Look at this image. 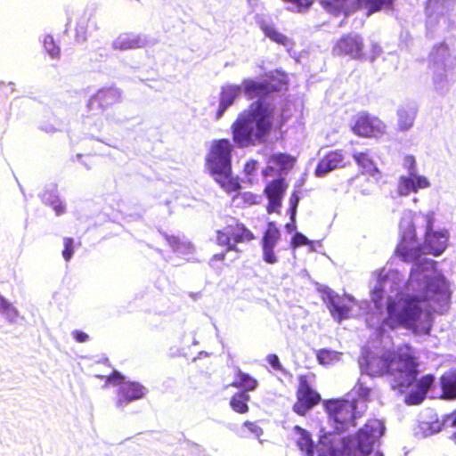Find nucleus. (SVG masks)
Here are the masks:
<instances>
[{"instance_id":"nucleus-1","label":"nucleus","mask_w":456,"mask_h":456,"mask_svg":"<svg viewBox=\"0 0 456 456\" xmlns=\"http://www.w3.org/2000/svg\"><path fill=\"white\" fill-rule=\"evenodd\" d=\"M362 366L368 375L379 377L387 375L391 378V387L401 393L405 392L415 382V387L404 399L408 405H417L423 402L435 381L432 374L417 377L419 373V361L413 348L401 345L395 349H387L380 354L368 353L363 356Z\"/></svg>"},{"instance_id":"nucleus-2","label":"nucleus","mask_w":456,"mask_h":456,"mask_svg":"<svg viewBox=\"0 0 456 456\" xmlns=\"http://www.w3.org/2000/svg\"><path fill=\"white\" fill-rule=\"evenodd\" d=\"M273 109L257 100L240 112L231 126L232 141L247 148L267 141L273 128Z\"/></svg>"},{"instance_id":"nucleus-3","label":"nucleus","mask_w":456,"mask_h":456,"mask_svg":"<svg viewBox=\"0 0 456 456\" xmlns=\"http://www.w3.org/2000/svg\"><path fill=\"white\" fill-rule=\"evenodd\" d=\"M323 408L327 414L328 423L333 434L340 435L355 428L359 419L367 411L365 403L360 400H350L344 397L325 400Z\"/></svg>"},{"instance_id":"nucleus-4","label":"nucleus","mask_w":456,"mask_h":456,"mask_svg":"<svg viewBox=\"0 0 456 456\" xmlns=\"http://www.w3.org/2000/svg\"><path fill=\"white\" fill-rule=\"evenodd\" d=\"M232 150L228 139H219L213 142L206 157V166L210 175L228 193L240 188L238 179L232 175Z\"/></svg>"},{"instance_id":"nucleus-5","label":"nucleus","mask_w":456,"mask_h":456,"mask_svg":"<svg viewBox=\"0 0 456 456\" xmlns=\"http://www.w3.org/2000/svg\"><path fill=\"white\" fill-rule=\"evenodd\" d=\"M421 301L422 299L416 296L403 299L388 297L386 305L387 315L381 322V327H387L391 330L399 327L415 330L422 314V309L419 306Z\"/></svg>"},{"instance_id":"nucleus-6","label":"nucleus","mask_w":456,"mask_h":456,"mask_svg":"<svg viewBox=\"0 0 456 456\" xmlns=\"http://www.w3.org/2000/svg\"><path fill=\"white\" fill-rule=\"evenodd\" d=\"M365 45L363 37L357 33H346L342 35L332 46V54L337 57H346L355 61H374L382 53L381 46L377 44H371V53H365Z\"/></svg>"},{"instance_id":"nucleus-7","label":"nucleus","mask_w":456,"mask_h":456,"mask_svg":"<svg viewBox=\"0 0 456 456\" xmlns=\"http://www.w3.org/2000/svg\"><path fill=\"white\" fill-rule=\"evenodd\" d=\"M401 236L395 249V256L404 263L417 262L425 254L423 246L418 242L416 227L410 218L400 222Z\"/></svg>"},{"instance_id":"nucleus-8","label":"nucleus","mask_w":456,"mask_h":456,"mask_svg":"<svg viewBox=\"0 0 456 456\" xmlns=\"http://www.w3.org/2000/svg\"><path fill=\"white\" fill-rule=\"evenodd\" d=\"M314 373L300 374L297 376L296 401L292 405L293 411L298 416H305L307 412L322 401L320 393L314 388Z\"/></svg>"},{"instance_id":"nucleus-9","label":"nucleus","mask_w":456,"mask_h":456,"mask_svg":"<svg viewBox=\"0 0 456 456\" xmlns=\"http://www.w3.org/2000/svg\"><path fill=\"white\" fill-rule=\"evenodd\" d=\"M254 233L241 222L234 221L216 231V243L226 252L237 250V245L255 240Z\"/></svg>"},{"instance_id":"nucleus-10","label":"nucleus","mask_w":456,"mask_h":456,"mask_svg":"<svg viewBox=\"0 0 456 456\" xmlns=\"http://www.w3.org/2000/svg\"><path fill=\"white\" fill-rule=\"evenodd\" d=\"M387 126L378 117L362 111L356 115L352 131L354 134L364 138H379L386 134Z\"/></svg>"},{"instance_id":"nucleus-11","label":"nucleus","mask_w":456,"mask_h":456,"mask_svg":"<svg viewBox=\"0 0 456 456\" xmlns=\"http://www.w3.org/2000/svg\"><path fill=\"white\" fill-rule=\"evenodd\" d=\"M122 102V92L114 87L108 86L99 89L93 94L87 102V108L92 114H101Z\"/></svg>"},{"instance_id":"nucleus-12","label":"nucleus","mask_w":456,"mask_h":456,"mask_svg":"<svg viewBox=\"0 0 456 456\" xmlns=\"http://www.w3.org/2000/svg\"><path fill=\"white\" fill-rule=\"evenodd\" d=\"M384 429L382 421L369 419L356 433L357 449L364 455L369 454L374 441L384 434Z\"/></svg>"},{"instance_id":"nucleus-13","label":"nucleus","mask_w":456,"mask_h":456,"mask_svg":"<svg viewBox=\"0 0 456 456\" xmlns=\"http://www.w3.org/2000/svg\"><path fill=\"white\" fill-rule=\"evenodd\" d=\"M281 238V232L273 222H269L263 233L261 246L263 251V259L265 263L273 265L278 262L274 248Z\"/></svg>"},{"instance_id":"nucleus-14","label":"nucleus","mask_w":456,"mask_h":456,"mask_svg":"<svg viewBox=\"0 0 456 456\" xmlns=\"http://www.w3.org/2000/svg\"><path fill=\"white\" fill-rule=\"evenodd\" d=\"M449 238L450 233L446 229L424 233L422 246L425 254L435 256L442 255L448 246Z\"/></svg>"},{"instance_id":"nucleus-15","label":"nucleus","mask_w":456,"mask_h":456,"mask_svg":"<svg viewBox=\"0 0 456 456\" xmlns=\"http://www.w3.org/2000/svg\"><path fill=\"white\" fill-rule=\"evenodd\" d=\"M345 159L346 156L342 150L329 151L319 160L314 169L315 176L322 177L337 168L345 167L346 166Z\"/></svg>"},{"instance_id":"nucleus-16","label":"nucleus","mask_w":456,"mask_h":456,"mask_svg":"<svg viewBox=\"0 0 456 456\" xmlns=\"http://www.w3.org/2000/svg\"><path fill=\"white\" fill-rule=\"evenodd\" d=\"M241 89L248 99L264 98L278 91V87L269 80L256 81L245 78L241 83Z\"/></svg>"},{"instance_id":"nucleus-17","label":"nucleus","mask_w":456,"mask_h":456,"mask_svg":"<svg viewBox=\"0 0 456 456\" xmlns=\"http://www.w3.org/2000/svg\"><path fill=\"white\" fill-rule=\"evenodd\" d=\"M146 388L139 382L126 381L119 386L116 404L122 407L132 401L142 399L145 395Z\"/></svg>"},{"instance_id":"nucleus-18","label":"nucleus","mask_w":456,"mask_h":456,"mask_svg":"<svg viewBox=\"0 0 456 456\" xmlns=\"http://www.w3.org/2000/svg\"><path fill=\"white\" fill-rule=\"evenodd\" d=\"M99 28L94 14L90 12H85L81 14L76 22L75 38L78 43L87 40L88 36L94 30Z\"/></svg>"},{"instance_id":"nucleus-19","label":"nucleus","mask_w":456,"mask_h":456,"mask_svg":"<svg viewBox=\"0 0 456 456\" xmlns=\"http://www.w3.org/2000/svg\"><path fill=\"white\" fill-rule=\"evenodd\" d=\"M322 6L330 14L347 16L358 11L357 0H320Z\"/></svg>"},{"instance_id":"nucleus-20","label":"nucleus","mask_w":456,"mask_h":456,"mask_svg":"<svg viewBox=\"0 0 456 456\" xmlns=\"http://www.w3.org/2000/svg\"><path fill=\"white\" fill-rule=\"evenodd\" d=\"M293 431L297 435L296 444L304 456H314L315 444L311 434L300 426H294Z\"/></svg>"},{"instance_id":"nucleus-21","label":"nucleus","mask_w":456,"mask_h":456,"mask_svg":"<svg viewBox=\"0 0 456 456\" xmlns=\"http://www.w3.org/2000/svg\"><path fill=\"white\" fill-rule=\"evenodd\" d=\"M231 387L240 391L250 392L256 389L258 381L249 374L243 372L240 368L236 369L234 379L230 384Z\"/></svg>"},{"instance_id":"nucleus-22","label":"nucleus","mask_w":456,"mask_h":456,"mask_svg":"<svg viewBox=\"0 0 456 456\" xmlns=\"http://www.w3.org/2000/svg\"><path fill=\"white\" fill-rule=\"evenodd\" d=\"M441 398L444 400L456 399V371L451 370L440 377Z\"/></svg>"},{"instance_id":"nucleus-23","label":"nucleus","mask_w":456,"mask_h":456,"mask_svg":"<svg viewBox=\"0 0 456 456\" xmlns=\"http://www.w3.org/2000/svg\"><path fill=\"white\" fill-rule=\"evenodd\" d=\"M395 0H357L358 10L365 9L367 15L383 9L392 10Z\"/></svg>"},{"instance_id":"nucleus-24","label":"nucleus","mask_w":456,"mask_h":456,"mask_svg":"<svg viewBox=\"0 0 456 456\" xmlns=\"http://www.w3.org/2000/svg\"><path fill=\"white\" fill-rule=\"evenodd\" d=\"M328 308L331 316L340 322L350 315L351 308L341 298L330 297Z\"/></svg>"},{"instance_id":"nucleus-25","label":"nucleus","mask_w":456,"mask_h":456,"mask_svg":"<svg viewBox=\"0 0 456 456\" xmlns=\"http://www.w3.org/2000/svg\"><path fill=\"white\" fill-rule=\"evenodd\" d=\"M353 159L358 167L362 168V173H366L372 176L379 173L374 160L368 152H354L353 154Z\"/></svg>"},{"instance_id":"nucleus-26","label":"nucleus","mask_w":456,"mask_h":456,"mask_svg":"<svg viewBox=\"0 0 456 456\" xmlns=\"http://www.w3.org/2000/svg\"><path fill=\"white\" fill-rule=\"evenodd\" d=\"M249 401L248 392L239 390L231 396L229 404L233 411L239 414H245L249 411Z\"/></svg>"},{"instance_id":"nucleus-27","label":"nucleus","mask_w":456,"mask_h":456,"mask_svg":"<svg viewBox=\"0 0 456 456\" xmlns=\"http://www.w3.org/2000/svg\"><path fill=\"white\" fill-rule=\"evenodd\" d=\"M259 28L265 36L278 45L286 46L289 43V37L281 33L273 25L268 24L262 20L259 22Z\"/></svg>"},{"instance_id":"nucleus-28","label":"nucleus","mask_w":456,"mask_h":456,"mask_svg":"<svg viewBox=\"0 0 456 456\" xmlns=\"http://www.w3.org/2000/svg\"><path fill=\"white\" fill-rule=\"evenodd\" d=\"M267 163L277 167L280 170H289L296 163V158L287 153H274L269 156Z\"/></svg>"},{"instance_id":"nucleus-29","label":"nucleus","mask_w":456,"mask_h":456,"mask_svg":"<svg viewBox=\"0 0 456 456\" xmlns=\"http://www.w3.org/2000/svg\"><path fill=\"white\" fill-rule=\"evenodd\" d=\"M237 434L241 438H260V436L264 434V430L256 421L246 420L241 424V427L238 429Z\"/></svg>"},{"instance_id":"nucleus-30","label":"nucleus","mask_w":456,"mask_h":456,"mask_svg":"<svg viewBox=\"0 0 456 456\" xmlns=\"http://www.w3.org/2000/svg\"><path fill=\"white\" fill-rule=\"evenodd\" d=\"M241 91V86L239 85L224 86L220 93V102L224 103V107H229L240 94Z\"/></svg>"},{"instance_id":"nucleus-31","label":"nucleus","mask_w":456,"mask_h":456,"mask_svg":"<svg viewBox=\"0 0 456 456\" xmlns=\"http://www.w3.org/2000/svg\"><path fill=\"white\" fill-rule=\"evenodd\" d=\"M287 184L282 178L271 181L265 188L266 198H283Z\"/></svg>"},{"instance_id":"nucleus-32","label":"nucleus","mask_w":456,"mask_h":456,"mask_svg":"<svg viewBox=\"0 0 456 456\" xmlns=\"http://www.w3.org/2000/svg\"><path fill=\"white\" fill-rule=\"evenodd\" d=\"M397 116L399 130L406 131L412 127L416 116L414 110L402 109L398 110Z\"/></svg>"},{"instance_id":"nucleus-33","label":"nucleus","mask_w":456,"mask_h":456,"mask_svg":"<svg viewBox=\"0 0 456 456\" xmlns=\"http://www.w3.org/2000/svg\"><path fill=\"white\" fill-rule=\"evenodd\" d=\"M259 199L258 195L251 191L240 192L233 197V200H238V204L242 208L258 204Z\"/></svg>"},{"instance_id":"nucleus-34","label":"nucleus","mask_w":456,"mask_h":456,"mask_svg":"<svg viewBox=\"0 0 456 456\" xmlns=\"http://www.w3.org/2000/svg\"><path fill=\"white\" fill-rule=\"evenodd\" d=\"M43 45L45 50L48 53V54L53 59H58L61 56V48L55 43L54 38L51 35H46L44 37Z\"/></svg>"},{"instance_id":"nucleus-35","label":"nucleus","mask_w":456,"mask_h":456,"mask_svg":"<svg viewBox=\"0 0 456 456\" xmlns=\"http://www.w3.org/2000/svg\"><path fill=\"white\" fill-rule=\"evenodd\" d=\"M414 179L411 175L402 176L398 182V191L401 195H408L411 192H416Z\"/></svg>"},{"instance_id":"nucleus-36","label":"nucleus","mask_w":456,"mask_h":456,"mask_svg":"<svg viewBox=\"0 0 456 456\" xmlns=\"http://www.w3.org/2000/svg\"><path fill=\"white\" fill-rule=\"evenodd\" d=\"M339 353L329 350V349H320L317 353V360L320 364L329 365L338 360Z\"/></svg>"},{"instance_id":"nucleus-37","label":"nucleus","mask_w":456,"mask_h":456,"mask_svg":"<svg viewBox=\"0 0 456 456\" xmlns=\"http://www.w3.org/2000/svg\"><path fill=\"white\" fill-rule=\"evenodd\" d=\"M0 314H4L10 321H14L18 316L17 309L2 296H0Z\"/></svg>"},{"instance_id":"nucleus-38","label":"nucleus","mask_w":456,"mask_h":456,"mask_svg":"<svg viewBox=\"0 0 456 456\" xmlns=\"http://www.w3.org/2000/svg\"><path fill=\"white\" fill-rule=\"evenodd\" d=\"M64 248L61 252L63 258L69 261L74 254V240L71 237H65L63 239Z\"/></svg>"},{"instance_id":"nucleus-39","label":"nucleus","mask_w":456,"mask_h":456,"mask_svg":"<svg viewBox=\"0 0 456 456\" xmlns=\"http://www.w3.org/2000/svg\"><path fill=\"white\" fill-rule=\"evenodd\" d=\"M299 200H300V198H299L298 192L297 191H294L289 197V212L290 219L292 222H295V217H296L297 208V206L299 203Z\"/></svg>"},{"instance_id":"nucleus-40","label":"nucleus","mask_w":456,"mask_h":456,"mask_svg":"<svg viewBox=\"0 0 456 456\" xmlns=\"http://www.w3.org/2000/svg\"><path fill=\"white\" fill-rule=\"evenodd\" d=\"M268 203L266 206V211L268 214H280L281 208L282 205V198H267Z\"/></svg>"},{"instance_id":"nucleus-41","label":"nucleus","mask_w":456,"mask_h":456,"mask_svg":"<svg viewBox=\"0 0 456 456\" xmlns=\"http://www.w3.org/2000/svg\"><path fill=\"white\" fill-rule=\"evenodd\" d=\"M285 3L292 4V10L296 12H302L307 9L312 4V0H282Z\"/></svg>"},{"instance_id":"nucleus-42","label":"nucleus","mask_w":456,"mask_h":456,"mask_svg":"<svg viewBox=\"0 0 456 456\" xmlns=\"http://www.w3.org/2000/svg\"><path fill=\"white\" fill-rule=\"evenodd\" d=\"M444 281L438 278H432L428 281L427 289L434 293H440L444 288Z\"/></svg>"},{"instance_id":"nucleus-43","label":"nucleus","mask_w":456,"mask_h":456,"mask_svg":"<svg viewBox=\"0 0 456 456\" xmlns=\"http://www.w3.org/2000/svg\"><path fill=\"white\" fill-rule=\"evenodd\" d=\"M308 244H310L309 240L303 233L300 232H296L293 235L290 242V245L293 248H297L298 247L305 246Z\"/></svg>"},{"instance_id":"nucleus-44","label":"nucleus","mask_w":456,"mask_h":456,"mask_svg":"<svg viewBox=\"0 0 456 456\" xmlns=\"http://www.w3.org/2000/svg\"><path fill=\"white\" fill-rule=\"evenodd\" d=\"M384 297V289L381 286L375 287L371 291V300L376 307H379Z\"/></svg>"},{"instance_id":"nucleus-45","label":"nucleus","mask_w":456,"mask_h":456,"mask_svg":"<svg viewBox=\"0 0 456 456\" xmlns=\"http://www.w3.org/2000/svg\"><path fill=\"white\" fill-rule=\"evenodd\" d=\"M358 398H354L353 400H360L365 403V405L368 407V402L370 400V388L362 387V384H358L357 390Z\"/></svg>"},{"instance_id":"nucleus-46","label":"nucleus","mask_w":456,"mask_h":456,"mask_svg":"<svg viewBox=\"0 0 456 456\" xmlns=\"http://www.w3.org/2000/svg\"><path fill=\"white\" fill-rule=\"evenodd\" d=\"M403 166L408 170L410 175H414V173H416V160L413 156H405L403 159Z\"/></svg>"},{"instance_id":"nucleus-47","label":"nucleus","mask_w":456,"mask_h":456,"mask_svg":"<svg viewBox=\"0 0 456 456\" xmlns=\"http://www.w3.org/2000/svg\"><path fill=\"white\" fill-rule=\"evenodd\" d=\"M124 381V377L118 370H113L110 375L106 377V383L121 385Z\"/></svg>"},{"instance_id":"nucleus-48","label":"nucleus","mask_w":456,"mask_h":456,"mask_svg":"<svg viewBox=\"0 0 456 456\" xmlns=\"http://www.w3.org/2000/svg\"><path fill=\"white\" fill-rule=\"evenodd\" d=\"M411 176L414 179L413 183L416 187V192L418 191L419 189L428 188L430 185L428 180L425 176L417 175L416 173H414V175Z\"/></svg>"},{"instance_id":"nucleus-49","label":"nucleus","mask_w":456,"mask_h":456,"mask_svg":"<svg viewBox=\"0 0 456 456\" xmlns=\"http://www.w3.org/2000/svg\"><path fill=\"white\" fill-rule=\"evenodd\" d=\"M134 46V42L127 38H118L115 42V47L120 50L131 49Z\"/></svg>"},{"instance_id":"nucleus-50","label":"nucleus","mask_w":456,"mask_h":456,"mask_svg":"<svg viewBox=\"0 0 456 456\" xmlns=\"http://www.w3.org/2000/svg\"><path fill=\"white\" fill-rule=\"evenodd\" d=\"M423 217L425 220V232L424 233L435 232L433 230L434 224H435L434 213H428V214L424 215Z\"/></svg>"},{"instance_id":"nucleus-51","label":"nucleus","mask_w":456,"mask_h":456,"mask_svg":"<svg viewBox=\"0 0 456 456\" xmlns=\"http://www.w3.org/2000/svg\"><path fill=\"white\" fill-rule=\"evenodd\" d=\"M266 361L273 367V370H282V365H281V363L277 354H269L266 356Z\"/></svg>"},{"instance_id":"nucleus-52","label":"nucleus","mask_w":456,"mask_h":456,"mask_svg":"<svg viewBox=\"0 0 456 456\" xmlns=\"http://www.w3.org/2000/svg\"><path fill=\"white\" fill-rule=\"evenodd\" d=\"M50 206L54 210L56 216H61L65 213V206L61 200L55 199L50 202Z\"/></svg>"},{"instance_id":"nucleus-53","label":"nucleus","mask_w":456,"mask_h":456,"mask_svg":"<svg viewBox=\"0 0 456 456\" xmlns=\"http://www.w3.org/2000/svg\"><path fill=\"white\" fill-rule=\"evenodd\" d=\"M168 244L174 248V249H177L180 248L181 246V241H180V239L176 236H167L166 237Z\"/></svg>"},{"instance_id":"nucleus-54","label":"nucleus","mask_w":456,"mask_h":456,"mask_svg":"<svg viewBox=\"0 0 456 456\" xmlns=\"http://www.w3.org/2000/svg\"><path fill=\"white\" fill-rule=\"evenodd\" d=\"M73 338L77 342L84 343L88 340V335L83 331L76 330L73 332Z\"/></svg>"},{"instance_id":"nucleus-55","label":"nucleus","mask_w":456,"mask_h":456,"mask_svg":"<svg viewBox=\"0 0 456 456\" xmlns=\"http://www.w3.org/2000/svg\"><path fill=\"white\" fill-rule=\"evenodd\" d=\"M447 420L450 422L452 427L456 428V409L447 415Z\"/></svg>"},{"instance_id":"nucleus-56","label":"nucleus","mask_w":456,"mask_h":456,"mask_svg":"<svg viewBox=\"0 0 456 456\" xmlns=\"http://www.w3.org/2000/svg\"><path fill=\"white\" fill-rule=\"evenodd\" d=\"M227 108H228V107H224V103L219 102V108H218V110H217V112H216V118H221V116L224 114V112L225 111V110H226Z\"/></svg>"},{"instance_id":"nucleus-57","label":"nucleus","mask_w":456,"mask_h":456,"mask_svg":"<svg viewBox=\"0 0 456 456\" xmlns=\"http://www.w3.org/2000/svg\"><path fill=\"white\" fill-rule=\"evenodd\" d=\"M225 258V253H219L213 256L214 260L222 261Z\"/></svg>"},{"instance_id":"nucleus-58","label":"nucleus","mask_w":456,"mask_h":456,"mask_svg":"<svg viewBox=\"0 0 456 456\" xmlns=\"http://www.w3.org/2000/svg\"><path fill=\"white\" fill-rule=\"evenodd\" d=\"M451 438L456 444V432L452 435Z\"/></svg>"},{"instance_id":"nucleus-59","label":"nucleus","mask_w":456,"mask_h":456,"mask_svg":"<svg viewBox=\"0 0 456 456\" xmlns=\"http://www.w3.org/2000/svg\"><path fill=\"white\" fill-rule=\"evenodd\" d=\"M374 456H383L382 453L377 452Z\"/></svg>"},{"instance_id":"nucleus-60","label":"nucleus","mask_w":456,"mask_h":456,"mask_svg":"<svg viewBox=\"0 0 456 456\" xmlns=\"http://www.w3.org/2000/svg\"><path fill=\"white\" fill-rule=\"evenodd\" d=\"M287 229H290L291 228V225H289V224L286 225Z\"/></svg>"},{"instance_id":"nucleus-61","label":"nucleus","mask_w":456,"mask_h":456,"mask_svg":"<svg viewBox=\"0 0 456 456\" xmlns=\"http://www.w3.org/2000/svg\"><path fill=\"white\" fill-rule=\"evenodd\" d=\"M96 377L99 379H103V376H101V375H96Z\"/></svg>"}]
</instances>
